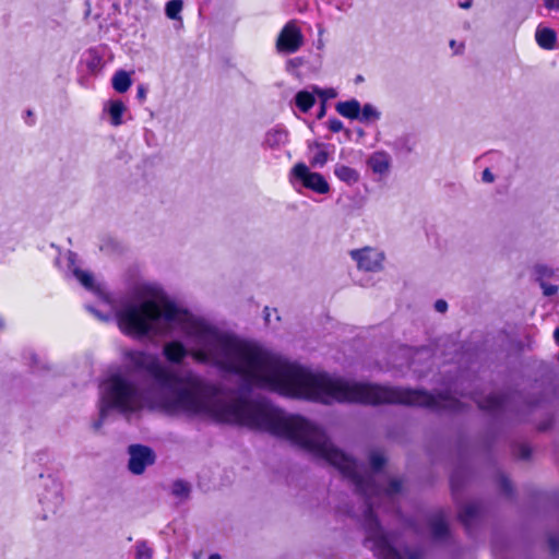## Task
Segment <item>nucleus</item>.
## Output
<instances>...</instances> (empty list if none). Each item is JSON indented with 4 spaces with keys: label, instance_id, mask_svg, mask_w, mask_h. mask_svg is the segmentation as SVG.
Wrapping results in <instances>:
<instances>
[{
    "label": "nucleus",
    "instance_id": "nucleus-1",
    "mask_svg": "<svg viewBox=\"0 0 559 559\" xmlns=\"http://www.w3.org/2000/svg\"><path fill=\"white\" fill-rule=\"evenodd\" d=\"M186 322L207 347V350H191L190 355L197 362L206 364L213 358L222 370L238 374L252 386L324 404L336 401L418 406V390L332 379L326 373H313L257 345L219 333L190 314Z\"/></svg>",
    "mask_w": 559,
    "mask_h": 559
},
{
    "label": "nucleus",
    "instance_id": "nucleus-2",
    "mask_svg": "<svg viewBox=\"0 0 559 559\" xmlns=\"http://www.w3.org/2000/svg\"><path fill=\"white\" fill-rule=\"evenodd\" d=\"M174 390L176 405L189 414H203L218 424H235L313 447L306 439L307 433H311L309 420L297 415L285 416L265 400L237 397L227 403L217 396L214 385L200 381H191L179 389L177 385Z\"/></svg>",
    "mask_w": 559,
    "mask_h": 559
},
{
    "label": "nucleus",
    "instance_id": "nucleus-3",
    "mask_svg": "<svg viewBox=\"0 0 559 559\" xmlns=\"http://www.w3.org/2000/svg\"><path fill=\"white\" fill-rule=\"evenodd\" d=\"M311 433H307L306 439L313 447H308L304 442H295L298 447L308 451L318 459H322L330 465L336 467L345 477L352 480L356 491L366 498V509L364 511V527L368 538L373 543V554L378 559H420L417 551L405 550L402 555L389 540L388 536L381 531L380 521L373 510L371 498L379 496L381 489L376 484L373 476L361 475L357 472L356 461L346 455L343 451L335 448L329 440L325 432L309 421Z\"/></svg>",
    "mask_w": 559,
    "mask_h": 559
},
{
    "label": "nucleus",
    "instance_id": "nucleus-4",
    "mask_svg": "<svg viewBox=\"0 0 559 559\" xmlns=\"http://www.w3.org/2000/svg\"><path fill=\"white\" fill-rule=\"evenodd\" d=\"M188 317V310L179 308L166 297L126 305L116 313L120 331L126 335L136 337L148 335L159 320L169 323H186Z\"/></svg>",
    "mask_w": 559,
    "mask_h": 559
},
{
    "label": "nucleus",
    "instance_id": "nucleus-5",
    "mask_svg": "<svg viewBox=\"0 0 559 559\" xmlns=\"http://www.w3.org/2000/svg\"><path fill=\"white\" fill-rule=\"evenodd\" d=\"M126 359L136 371H146L160 386L175 389L182 382V379L168 368L163 366L158 358L143 350H129L124 354Z\"/></svg>",
    "mask_w": 559,
    "mask_h": 559
},
{
    "label": "nucleus",
    "instance_id": "nucleus-6",
    "mask_svg": "<svg viewBox=\"0 0 559 559\" xmlns=\"http://www.w3.org/2000/svg\"><path fill=\"white\" fill-rule=\"evenodd\" d=\"M107 383L108 388L106 393L110 406L122 412L132 411L138 396L136 386L120 374L110 376Z\"/></svg>",
    "mask_w": 559,
    "mask_h": 559
},
{
    "label": "nucleus",
    "instance_id": "nucleus-7",
    "mask_svg": "<svg viewBox=\"0 0 559 559\" xmlns=\"http://www.w3.org/2000/svg\"><path fill=\"white\" fill-rule=\"evenodd\" d=\"M292 176L301 182L302 187L318 194H326L330 185L323 175L310 171L305 163H297L290 170Z\"/></svg>",
    "mask_w": 559,
    "mask_h": 559
},
{
    "label": "nucleus",
    "instance_id": "nucleus-8",
    "mask_svg": "<svg viewBox=\"0 0 559 559\" xmlns=\"http://www.w3.org/2000/svg\"><path fill=\"white\" fill-rule=\"evenodd\" d=\"M304 44L300 28L294 21L287 22L281 29L276 39V49L282 53H295Z\"/></svg>",
    "mask_w": 559,
    "mask_h": 559
},
{
    "label": "nucleus",
    "instance_id": "nucleus-9",
    "mask_svg": "<svg viewBox=\"0 0 559 559\" xmlns=\"http://www.w3.org/2000/svg\"><path fill=\"white\" fill-rule=\"evenodd\" d=\"M128 452L130 455L128 467L134 475L143 474L147 466L155 463V453L147 445L131 444Z\"/></svg>",
    "mask_w": 559,
    "mask_h": 559
},
{
    "label": "nucleus",
    "instance_id": "nucleus-10",
    "mask_svg": "<svg viewBox=\"0 0 559 559\" xmlns=\"http://www.w3.org/2000/svg\"><path fill=\"white\" fill-rule=\"evenodd\" d=\"M353 260L357 262L359 270L366 272H377L382 269L384 255L370 247L354 249L349 252Z\"/></svg>",
    "mask_w": 559,
    "mask_h": 559
},
{
    "label": "nucleus",
    "instance_id": "nucleus-11",
    "mask_svg": "<svg viewBox=\"0 0 559 559\" xmlns=\"http://www.w3.org/2000/svg\"><path fill=\"white\" fill-rule=\"evenodd\" d=\"M472 400L477 404L479 409L493 413L500 411L504 406L507 403V395L489 394L485 399H479L476 394H473Z\"/></svg>",
    "mask_w": 559,
    "mask_h": 559
},
{
    "label": "nucleus",
    "instance_id": "nucleus-12",
    "mask_svg": "<svg viewBox=\"0 0 559 559\" xmlns=\"http://www.w3.org/2000/svg\"><path fill=\"white\" fill-rule=\"evenodd\" d=\"M429 526L436 539H443L450 535L447 515L443 511H438L430 518Z\"/></svg>",
    "mask_w": 559,
    "mask_h": 559
},
{
    "label": "nucleus",
    "instance_id": "nucleus-13",
    "mask_svg": "<svg viewBox=\"0 0 559 559\" xmlns=\"http://www.w3.org/2000/svg\"><path fill=\"white\" fill-rule=\"evenodd\" d=\"M481 512V506L476 502L465 504L459 512V520L469 533L474 521H476Z\"/></svg>",
    "mask_w": 559,
    "mask_h": 559
},
{
    "label": "nucleus",
    "instance_id": "nucleus-14",
    "mask_svg": "<svg viewBox=\"0 0 559 559\" xmlns=\"http://www.w3.org/2000/svg\"><path fill=\"white\" fill-rule=\"evenodd\" d=\"M163 354L165 358L171 364H180L188 355L185 345L179 341H171L164 345Z\"/></svg>",
    "mask_w": 559,
    "mask_h": 559
},
{
    "label": "nucleus",
    "instance_id": "nucleus-15",
    "mask_svg": "<svg viewBox=\"0 0 559 559\" xmlns=\"http://www.w3.org/2000/svg\"><path fill=\"white\" fill-rule=\"evenodd\" d=\"M535 39L540 48L551 50L556 46L557 34L550 27H537L535 33Z\"/></svg>",
    "mask_w": 559,
    "mask_h": 559
},
{
    "label": "nucleus",
    "instance_id": "nucleus-16",
    "mask_svg": "<svg viewBox=\"0 0 559 559\" xmlns=\"http://www.w3.org/2000/svg\"><path fill=\"white\" fill-rule=\"evenodd\" d=\"M335 109L344 118L352 120L358 119L360 115V103L357 99L338 102Z\"/></svg>",
    "mask_w": 559,
    "mask_h": 559
},
{
    "label": "nucleus",
    "instance_id": "nucleus-17",
    "mask_svg": "<svg viewBox=\"0 0 559 559\" xmlns=\"http://www.w3.org/2000/svg\"><path fill=\"white\" fill-rule=\"evenodd\" d=\"M334 175L343 182L347 185L356 183L359 180V174L356 169L343 165L337 164L334 168Z\"/></svg>",
    "mask_w": 559,
    "mask_h": 559
},
{
    "label": "nucleus",
    "instance_id": "nucleus-18",
    "mask_svg": "<svg viewBox=\"0 0 559 559\" xmlns=\"http://www.w3.org/2000/svg\"><path fill=\"white\" fill-rule=\"evenodd\" d=\"M370 168L377 174H383L389 170L390 162L385 153L377 152L368 160Z\"/></svg>",
    "mask_w": 559,
    "mask_h": 559
},
{
    "label": "nucleus",
    "instance_id": "nucleus-19",
    "mask_svg": "<svg viewBox=\"0 0 559 559\" xmlns=\"http://www.w3.org/2000/svg\"><path fill=\"white\" fill-rule=\"evenodd\" d=\"M111 84L116 92L126 93L130 88L132 80L127 71L119 70L114 74Z\"/></svg>",
    "mask_w": 559,
    "mask_h": 559
},
{
    "label": "nucleus",
    "instance_id": "nucleus-20",
    "mask_svg": "<svg viewBox=\"0 0 559 559\" xmlns=\"http://www.w3.org/2000/svg\"><path fill=\"white\" fill-rule=\"evenodd\" d=\"M126 105L122 100H111L109 103L108 112L110 115V122L112 126L118 127L122 124V116L126 111Z\"/></svg>",
    "mask_w": 559,
    "mask_h": 559
},
{
    "label": "nucleus",
    "instance_id": "nucleus-21",
    "mask_svg": "<svg viewBox=\"0 0 559 559\" xmlns=\"http://www.w3.org/2000/svg\"><path fill=\"white\" fill-rule=\"evenodd\" d=\"M295 104L300 111L308 112L316 104V97L310 92L300 91L296 94Z\"/></svg>",
    "mask_w": 559,
    "mask_h": 559
},
{
    "label": "nucleus",
    "instance_id": "nucleus-22",
    "mask_svg": "<svg viewBox=\"0 0 559 559\" xmlns=\"http://www.w3.org/2000/svg\"><path fill=\"white\" fill-rule=\"evenodd\" d=\"M183 8L182 0H170L166 3L165 12L167 17L176 20Z\"/></svg>",
    "mask_w": 559,
    "mask_h": 559
},
{
    "label": "nucleus",
    "instance_id": "nucleus-23",
    "mask_svg": "<svg viewBox=\"0 0 559 559\" xmlns=\"http://www.w3.org/2000/svg\"><path fill=\"white\" fill-rule=\"evenodd\" d=\"M171 492L176 497L187 498L190 492V486L188 485V483L178 479L174 483Z\"/></svg>",
    "mask_w": 559,
    "mask_h": 559
},
{
    "label": "nucleus",
    "instance_id": "nucleus-24",
    "mask_svg": "<svg viewBox=\"0 0 559 559\" xmlns=\"http://www.w3.org/2000/svg\"><path fill=\"white\" fill-rule=\"evenodd\" d=\"M135 549V559H151L153 556V550L146 542H138Z\"/></svg>",
    "mask_w": 559,
    "mask_h": 559
},
{
    "label": "nucleus",
    "instance_id": "nucleus-25",
    "mask_svg": "<svg viewBox=\"0 0 559 559\" xmlns=\"http://www.w3.org/2000/svg\"><path fill=\"white\" fill-rule=\"evenodd\" d=\"M74 275L85 288H88V289L93 288L94 277L92 274H90L86 271L78 269L74 271Z\"/></svg>",
    "mask_w": 559,
    "mask_h": 559
},
{
    "label": "nucleus",
    "instance_id": "nucleus-26",
    "mask_svg": "<svg viewBox=\"0 0 559 559\" xmlns=\"http://www.w3.org/2000/svg\"><path fill=\"white\" fill-rule=\"evenodd\" d=\"M369 462H370L371 468L374 472H380L384 467V465L386 463V459L381 453L372 452L369 456Z\"/></svg>",
    "mask_w": 559,
    "mask_h": 559
},
{
    "label": "nucleus",
    "instance_id": "nucleus-27",
    "mask_svg": "<svg viewBox=\"0 0 559 559\" xmlns=\"http://www.w3.org/2000/svg\"><path fill=\"white\" fill-rule=\"evenodd\" d=\"M360 114L359 118L361 121H368L370 119H378L379 112L373 108L372 105L366 104L364 107H360Z\"/></svg>",
    "mask_w": 559,
    "mask_h": 559
},
{
    "label": "nucleus",
    "instance_id": "nucleus-28",
    "mask_svg": "<svg viewBox=\"0 0 559 559\" xmlns=\"http://www.w3.org/2000/svg\"><path fill=\"white\" fill-rule=\"evenodd\" d=\"M499 486H500V490L502 491V493L506 496V497H512L513 496V485L511 483V480L509 479L508 476H506L504 474H501L499 476Z\"/></svg>",
    "mask_w": 559,
    "mask_h": 559
},
{
    "label": "nucleus",
    "instance_id": "nucleus-29",
    "mask_svg": "<svg viewBox=\"0 0 559 559\" xmlns=\"http://www.w3.org/2000/svg\"><path fill=\"white\" fill-rule=\"evenodd\" d=\"M329 154L325 150L318 151L314 156L310 159L311 166H324L328 163Z\"/></svg>",
    "mask_w": 559,
    "mask_h": 559
},
{
    "label": "nucleus",
    "instance_id": "nucleus-30",
    "mask_svg": "<svg viewBox=\"0 0 559 559\" xmlns=\"http://www.w3.org/2000/svg\"><path fill=\"white\" fill-rule=\"evenodd\" d=\"M402 487H403L402 479H400V478H392L389 481L388 487L384 489V492L388 496H392V495L401 492Z\"/></svg>",
    "mask_w": 559,
    "mask_h": 559
},
{
    "label": "nucleus",
    "instance_id": "nucleus-31",
    "mask_svg": "<svg viewBox=\"0 0 559 559\" xmlns=\"http://www.w3.org/2000/svg\"><path fill=\"white\" fill-rule=\"evenodd\" d=\"M328 127L331 132L337 133L343 130L344 124L337 118H330L328 121Z\"/></svg>",
    "mask_w": 559,
    "mask_h": 559
},
{
    "label": "nucleus",
    "instance_id": "nucleus-32",
    "mask_svg": "<svg viewBox=\"0 0 559 559\" xmlns=\"http://www.w3.org/2000/svg\"><path fill=\"white\" fill-rule=\"evenodd\" d=\"M532 455V449L527 444H521L519 448V457L521 460H528Z\"/></svg>",
    "mask_w": 559,
    "mask_h": 559
},
{
    "label": "nucleus",
    "instance_id": "nucleus-33",
    "mask_svg": "<svg viewBox=\"0 0 559 559\" xmlns=\"http://www.w3.org/2000/svg\"><path fill=\"white\" fill-rule=\"evenodd\" d=\"M548 545H549L550 552L552 555H556L559 552V537L550 536L548 538Z\"/></svg>",
    "mask_w": 559,
    "mask_h": 559
},
{
    "label": "nucleus",
    "instance_id": "nucleus-34",
    "mask_svg": "<svg viewBox=\"0 0 559 559\" xmlns=\"http://www.w3.org/2000/svg\"><path fill=\"white\" fill-rule=\"evenodd\" d=\"M435 309L438 311V312H445L447 309H448V304L445 300L443 299H438L436 302H435Z\"/></svg>",
    "mask_w": 559,
    "mask_h": 559
},
{
    "label": "nucleus",
    "instance_id": "nucleus-35",
    "mask_svg": "<svg viewBox=\"0 0 559 559\" xmlns=\"http://www.w3.org/2000/svg\"><path fill=\"white\" fill-rule=\"evenodd\" d=\"M544 4L548 10L559 11V0H544Z\"/></svg>",
    "mask_w": 559,
    "mask_h": 559
},
{
    "label": "nucleus",
    "instance_id": "nucleus-36",
    "mask_svg": "<svg viewBox=\"0 0 559 559\" xmlns=\"http://www.w3.org/2000/svg\"><path fill=\"white\" fill-rule=\"evenodd\" d=\"M481 179L485 182H492L495 180V176L489 168H486L481 174Z\"/></svg>",
    "mask_w": 559,
    "mask_h": 559
},
{
    "label": "nucleus",
    "instance_id": "nucleus-37",
    "mask_svg": "<svg viewBox=\"0 0 559 559\" xmlns=\"http://www.w3.org/2000/svg\"><path fill=\"white\" fill-rule=\"evenodd\" d=\"M558 292V287L555 286V285H548V286H545L544 285V294L546 296H552L555 295L556 293Z\"/></svg>",
    "mask_w": 559,
    "mask_h": 559
},
{
    "label": "nucleus",
    "instance_id": "nucleus-38",
    "mask_svg": "<svg viewBox=\"0 0 559 559\" xmlns=\"http://www.w3.org/2000/svg\"><path fill=\"white\" fill-rule=\"evenodd\" d=\"M105 416H106L105 409H104V408H102V409H100V417H99V419H98V420H96V421L94 423V428H95L96 430H98V429L102 427V425H103V419H104V417H105Z\"/></svg>",
    "mask_w": 559,
    "mask_h": 559
},
{
    "label": "nucleus",
    "instance_id": "nucleus-39",
    "mask_svg": "<svg viewBox=\"0 0 559 559\" xmlns=\"http://www.w3.org/2000/svg\"><path fill=\"white\" fill-rule=\"evenodd\" d=\"M450 483H451L452 490L455 491L459 487L456 473L451 475Z\"/></svg>",
    "mask_w": 559,
    "mask_h": 559
},
{
    "label": "nucleus",
    "instance_id": "nucleus-40",
    "mask_svg": "<svg viewBox=\"0 0 559 559\" xmlns=\"http://www.w3.org/2000/svg\"><path fill=\"white\" fill-rule=\"evenodd\" d=\"M136 96H138L140 99H144V98H145V96H146V90L144 88V86L140 85V86L138 87Z\"/></svg>",
    "mask_w": 559,
    "mask_h": 559
},
{
    "label": "nucleus",
    "instance_id": "nucleus-41",
    "mask_svg": "<svg viewBox=\"0 0 559 559\" xmlns=\"http://www.w3.org/2000/svg\"><path fill=\"white\" fill-rule=\"evenodd\" d=\"M325 111H326V105H325V102H322L320 110L318 112V118L321 119L325 115Z\"/></svg>",
    "mask_w": 559,
    "mask_h": 559
},
{
    "label": "nucleus",
    "instance_id": "nucleus-42",
    "mask_svg": "<svg viewBox=\"0 0 559 559\" xmlns=\"http://www.w3.org/2000/svg\"><path fill=\"white\" fill-rule=\"evenodd\" d=\"M554 340L559 345V326L554 331Z\"/></svg>",
    "mask_w": 559,
    "mask_h": 559
},
{
    "label": "nucleus",
    "instance_id": "nucleus-43",
    "mask_svg": "<svg viewBox=\"0 0 559 559\" xmlns=\"http://www.w3.org/2000/svg\"><path fill=\"white\" fill-rule=\"evenodd\" d=\"M472 4V1H465V2H462L460 3V7L463 8V9H468Z\"/></svg>",
    "mask_w": 559,
    "mask_h": 559
},
{
    "label": "nucleus",
    "instance_id": "nucleus-44",
    "mask_svg": "<svg viewBox=\"0 0 559 559\" xmlns=\"http://www.w3.org/2000/svg\"><path fill=\"white\" fill-rule=\"evenodd\" d=\"M209 559H222L219 554H211Z\"/></svg>",
    "mask_w": 559,
    "mask_h": 559
},
{
    "label": "nucleus",
    "instance_id": "nucleus-45",
    "mask_svg": "<svg viewBox=\"0 0 559 559\" xmlns=\"http://www.w3.org/2000/svg\"><path fill=\"white\" fill-rule=\"evenodd\" d=\"M450 46L453 48V47H456V44H455V40H451L450 41Z\"/></svg>",
    "mask_w": 559,
    "mask_h": 559
},
{
    "label": "nucleus",
    "instance_id": "nucleus-46",
    "mask_svg": "<svg viewBox=\"0 0 559 559\" xmlns=\"http://www.w3.org/2000/svg\"><path fill=\"white\" fill-rule=\"evenodd\" d=\"M26 115H27V117H32V116H33L32 110H27V111H26Z\"/></svg>",
    "mask_w": 559,
    "mask_h": 559
}]
</instances>
